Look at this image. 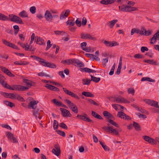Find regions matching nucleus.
<instances>
[{
	"instance_id": "obj_2",
	"label": "nucleus",
	"mask_w": 159,
	"mask_h": 159,
	"mask_svg": "<svg viewBox=\"0 0 159 159\" xmlns=\"http://www.w3.org/2000/svg\"><path fill=\"white\" fill-rule=\"evenodd\" d=\"M65 102L67 103L69 105V107L75 113H77L78 112V108L77 106L69 99H66Z\"/></svg>"
},
{
	"instance_id": "obj_1",
	"label": "nucleus",
	"mask_w": 159,
	"mask_h": 159,
	"mask_svg": "<svg viewBox=\"0 0 159 159\" xmlns=\"http://www.w3.org/2000/svg\"><path fill=\"white\" fill-rule=\"evenodd\" d=\"M9 20L12 22L18 23L20 24H23L24 23L22 19L19 16H16L14 14H10L9 15Z\"/></svg>"
},
{
	"instance_id": "obj_49",
	"label": "nucleus",
	"mask_w": 159,
	"mask_h": 159,
	"mask_svg": "<svg viewBox=\"0 0 159 159\" xmlns=\"http://www.w3.org/2000/svg\"><path fill=\"white\" fill-rule=\"evenodd\" d=\"M56 132L57 133L60 135L62 136L63 137H65V133L64 131L60 130H57Z\"/></svg>"
},
{
	"instance_id": "obj_56",
	"label": "nucleus",
	"mask_w": 159,
	"mask_h": 159,
	"mask_svg": "<svg viewBox=\"0 0 159 159\" xmlns=\"http://www.w3.org/2000/svg\"><path fill=\"white\" fill-rule=\"evenodd\" d=\"M6 133L7 134V137L9 139L11 140L12 137H13V134L9 132H7Z\"/></svg>"
},
{
	"instance_id": "obj_47",
	"label": "nucleus",
	"mask_w": 159,
	"mask_h": 159,
	"mask_svg": "<svg viewBox=\"0 0 159 159\" xmlns=\"http://www.w3.org/2000/svg\"><path fill=\"white\" fill-rule=\"evenodd\" d=\"M68 16V15L66 14V13H65L64 12H62L60 16V20H62L66 18Z\"/></svg>"
},
{
	"instance_id": "obj_61",
	"label": "nucleus",
	"mask_w": 159,
	"mask_h": 159,
	"mask_svg": "<svg viewBox=\"0 0 159 159\" xmlns=\"http://www.w3.org/2000/svg\"><path fill=\"white\" fill-rule=\"evenodd\" d=\"M87 45V43L86 42H83L80 44L81 47L83 50L84 48H86Z\"/></svg>"
},
{
	"instance_id": "obj_46",
	"label": "nucleus",
	"mask_w": 159,
	"mask_h": 159,
	"mask_svg": "<svg viewBox=\"0 0 159 159\" xmlns=\"http://www.w3.org/2000/svg\"><path fill=\"white\" fill-rule=\"evenodd\" d=\"M107 125L108 127L104 126L103 127L102 129L106 131L109 132H110V129H112L111 127V126H110L109 124L108 123L107 124Z\"/></svg>"
},
{
	"instance_id": "obj_50",
	"label": "nucleus",
	"mask_w": 159,
	"mask_h": 159,
	"mask_svg": "<svg viewBox=\"0 0 159 159\" xmlns=\"http://www.w3.org/2000/svg\"><path fill=\"white\" fill-rule=\"evenodd\" d=\"M104 44L107 47H111V42L105 41L104 42Z\"/></svg>"
},
{
	"instance_id": "obj_6",
	"label": "nucleus",
	"mask_w": 159,
	"mask_h": 159,
	"mask_svg": "<svg viewBox=\"0 0 159 159\" xmlns=\"http://www.w3.org/2000/svg\"><path fill=\"white\" fill-rule=\"evenodd\" d=\"M115 99L114 100V102H116L117 103H120V102H123L125 103H129V102L127 100L125 99L123 97H115Z\"/></svg>"
},
{
	"instance_id": "obj_54",
	"label": "nucleus",
	"mask_w": 159,
	"mask_h": 159,
	"mask_svg": "<svg viewBox=\"0 0 159 159\" xmlns=\"http://www.w3.org/2000/svg\"><path fill=\"white\" fill-rule=\"evenodd\" d=\"M4 88L10 90H12V86L11 87L6 82L5 84L3 86Z\"/></svg>"
},
{
	"instance_id": "obj_14",
	"label": "nucleus",
	"mask_w": 159,
	"mask_h": 159,
	"mask_svg": "<svg viewBox=\"0 0 159 159\" xmlns=\"http://www.w3.org/2000/svg\"><path fill=\"white\" fill-rule=\"evenodd\" d=\"M44 17L47 21H51L53 19V16L52 15L51 12L48 11H46Z\"/></svg>"
},
{
	"instance_id": "obj_17",
	"label": "nucleus",
	"mask_w": 159,
	"mask_h": 159,
	"mask_svg": "<svg viewBox=\"0 0 159 159\" xmlns=\"http://www.w3.org/2000/svg\"><path fill=\"white\" fill-rule=\"evenodd\" d=\"M157 39L159 40V30L155 34L151 39L150 43L153 44L156 42V40Z\"/></svg>"
},
{
	"instance_id": "obj_23",
	"label": "nucleus",
	"mask_w": 159,
	"mask_h": 159,
	"mask_svg": "<svg viewBox=\"0 0 159 159\" xmlns=\"http://www.w3.org/2000/svg\"><path fill=\"white\" fill-rule=\"evenodd\" d=\"M20 16L22 17H28V14L25 11L23 10L21 11L19 14Z\"/></svg>"
},
{
	"instance_id": "obj_4",
	"label": "nucleus",
	"mask_w": 159,
	"mask_h": 159,
	"mask_svg": "<svg viewBox=\"0 0 159 159\" xmlns=\"http://www.w3.org/2000/svg\"><path fill=\"white\" fill-rule=\"evenodd\" d=\"M77 117L84 121L93 123V121L88 117V115L86 114H85L84 116L78 115L77 116Z\"/></svg>"
},
{
	"instance_id": "obj_29",
	"label": "nucleus",
	"mask_w": 159,
	"mask_h": 159,
	"mask_svg": "<svg viewBox=\"0 0 159 159\" xmlns=\"http://www.w3.org/2000/svg\"><path fill=\"white\" fill-rule=\"evenodd\" d=\"M144 62L154 65H157V61L153 60H147L144 61Z\"/></svg>"
},
{
	"instance_id": "obj_27",
	"label": "nucleus",
	"mask_w": 159,
	"mask_h": 159,
	"mask_svg": "<svg viewBox=\"0 0 159 159\" xmlns=\"http://www.w3.org/2000/svg\"><path fill=\"white\" fill-rule=\"evenodd\" d=\"M133 126L134 127L137 131H139L141 130V126L138 123L134 122Z\"/></svg>"
},
{
	"instance_id": "obj_9",
	"label": "nucleus",
	"mask_w": 159,
	"mask_h": 159,
	"mask_svg": "<svg viewBox=\"0 0 159 159\" xmlns=\"http://www.w3.org/2000/svg\"><path fill=\"white\" fill-rule=\"evenodd\" d=\"M0 68L1 70L8 76L10 77H15V75L13 74L11 71L6 67H3L2 66H0Z\"/></svg>"
},
{
	"instance_id": "obj_62",
	"label": "nucleus",
	"mask_w": 159,
	"mask_h": 159,
	"mask_svg": "<svg viewBox=\"0 0 159 159\" xmlns=\"http://www.w3.org/2000/svg\"><path fill=\"white\" fill-rule=\"evenodd\" d=\"M82 71H84L88 73H91V69L88 68H84L82 69Z\"/></svg>"
},
{
	"instance_id": "obj_34",
	"label": "nucleus",
	"mask_w": 159,
	"mask_h": 159,
	"mask_svg": "<svg viewBox=\"0 0 159 159\" xmlns=\"http://www.w3.org/2000/svg\"><path fill=\"white\" fill-rule=\"evenodd\" d=\"M128 7H129V6H127L125 7V6H122L119 7V10L123 11H127Z\"/></svg>"
},
{
	"instance_id": "obj_20",
	"label": "nucleus",
	"mask_w": 159,
	"mask_h": 159,
	"mask_svg": "<svg viewBox=\"0 0 159 159\" xmlns=\"http://www.w3.org/2000/svg\"><path fill=\"white\" fill-rule=\"evenodd\" d=\"M103 114V116L107 119H112L114 118L113 116L107 111H104Z\"/></svg>"
},
{
	"instance_id": "obj_32",
	"label": "nucleus",
	"mask_w": 159,
	"mask_h": 159,
	"mask_svg": "<svg viewBox=\"0 0 159 159\" xmlns=\"http://www.w3.org/2000/svg\"><path fill=\"white\" fill-rule=\"evenodd\" d=\"M61 62L63 64H72V60L71 59H70L67 60H62L61 61Z\"/></svg>"
},
{
	"instance_id": "obj_41",
	"label": "nucleus",
	"mask_w": 159,
	"mask_h": 159,
	"mask_svg": "<svg viewBox=\"0 0 159 159\" xmlns=\"http://www.w3.org/2000/svg\"><path fill=\"white\" fill-rule=\"evenodd\" d=\"M52 152L54 154L57 156H58L61 153L60 150H57L55 149H53L52 150Z\"/></svg>"
},
{
	"instance_id": "obj_37",
	"label": "nucleus",
	"mask_w": 159,
	"mask_h": 159,
	"mask_svg": "<svg viewBox=\"0 0 159 159\" xmlns=\"http://www.w3.org/2000/svg\"><path fill=\"white\" fill-rule=\"evenodd\" d=\"M52 102L53 103L57 105L58 107H61V103L58 101L56 99H53Z\"/></svg>"
},
{
	"instance_id": "obj_30",
	"label": "nucleus",
	"mask_w": 159,
	"mask_h": 159,
	"mask_svg": "<svg viewBox=\"0 0 159 159\" xmlns=\"http://www.w3.org/2000/svg\"><path fill=\"white\" fill-rule=\"evenodd\" d=\"M18 43L20 45L22 48H25V51H28L29 49L30 48L29 45L26 46L25 44L20 42H19Z\"/></svg>"
},
{
	"instance_id": "obj_31",
	"label": "nucleus",
	"mask_w": 159,
	"mask_h": 159,
	"mask_svg": "<svg viewBox=\"0 0 159 159\" xmlns=\"http://www.w3.org/2000/svg\"><path fill=\"white\" fill-rule=\"evenodd\" d=\"M91 80L96 83L98 82L100 80V78H97L95 76H93L92 75H91Z\"/></svg>"
},
{
	"instance_id": "obj_24",
	"label": "nucleus",
	"mask_w": 159,
	"mask_h": 159,
	"mask_svg": "<svg viewBox=\"0 0 159 159\" xmlns=\"http://www.w3.org/2000/svg\"><path fill=\"white\" fill-rule=\"evenodd\" d=\"M45 66L52 68H55L56 67V66L53 63H51L48 61L46 62Z\"/></svg>"
},
{
	"instance_id": "obj_21",
	"label": "nucleus",
	"mask_w": 159,
	"mask_h": 159,
	"mask_svg": "<svg viewBox=\"0 0 159 159\" xmlns=\"http://www.w3.org/2000/svg\"><path fill=\"white\" fill-rule=\"evenodd\" d=\"M118 21L117 19L113 20L110 21H109L107 23V25L111 29L114 26L115 24Z\"/></svg>"
},
{
	"instance_id": "obj_8",
	"label": "nucleus",
	"mask_w": 159,
	"mask_h": 159,
	"mask_svg": "<svg viewBox=\"0 0 159 159\" xmlns=\"http://www.w3.org/2000/svg\"><path fill=\"white\" fill-rule=\"evenodd\" d=\"M2 43L5 45L14 49H18V47L14 44L11 43L9 42L4 39H2Z\"/></svg>"
},
{
	"instance_id": "obj_51",
	"label": "nucleus",
	"mask_w": 159,
	"mask_h": 159,
	"mask_svg": "<svg viewBox=\"0 0 159 159\" xmlns=\"http://www.w3.org/2000/svg\"><path fill=\"white\" fill-rule=\"evenodd\" d=\"M129 7H128V11H137L138 9L134 7H131L130 6H129Z\"/></svg>"
},
{
	"instance_id": "obj_22",
	"label": "nucleus",
	"mask_w": 159,
	"mask_h": 159,
	"mask_svg": "<svg viewBox=\"0 0 159 159\" xmlns=\"http://www.w3.org/2000/svg\"><path fill=\"white\" fill-rule=\"evenodd\" d=\"M37 61H38L40 64L45 66L47 62L46 60L39 57Z\"/></svg>"
},
{
	"instance_id": "obj_3",
	"label": "nucleus",
	"mask_w": 159,
	"mask_h": 159,
	"mask_svg": "<svg viewBox=\"0 0 159 159\" xmlns=\"http://www.w3.org/2000/svg\"><path fill=\"white\" fill-rule=\"evenodd\" d=\"M81 38L82 39H89L94 41L96 40L95 37H92L87 33H82L81 34Z\"/></svg>"
},
{
	"instance_id": "obj_33",
	"label": "nucleus",
	"mask_w": 159,
	"mask_h": 159,
	"mask_svg": "<svg viewBox=\"0 0 159 159\" xmlns=\"http://www.w3.org/2000/svg\"><path fill=\"white\" fill-rule=\"evenodd\" d=\"M107 121L116 127H119L118 124L111 119H108Z\"/></svg>"
},
{
	"instance_id": "obj_39",
	"label": "nucleus",
	"mask_w": 159,
	"mask_h": 159,
	"mask_svg": "<svg viewBox=\"0 0 159 159\" xmlns=\"http://www.w3.org/2000/svg\"><path fill=\"white\" fill-rule=\"evenodd\" d=\"M20 85H12L13 90L20 91Z\"/></svg>"
},
{
	"instance_id": "obj_57",
	"label": "nucleus",
	"mask_w": 159,
	"mask_h": 159,
	"mask_svg": "<svg viewBox=\"0 0 159 159\" xmlns=\"http://www.w3.org/2000/svg\"><path fill=\"white\" fill-rule=\"evenodd\" d=\"M88 101L91 104L95 105L98 106V104L91 99L89 98L88 99Z\"/></svg>"
},
{
	"instance_id": "obj_5",
	"label": "nucleus",
	"mask_w": 159,
	"mask_h": 159,
	"mask_svg": "<svg viewBox=\"0 0 159 159\" xmlns=\"http://www.w3.org/2000/svg\"><path fill=\"white\" fill-rule=\"evenodd\" d=\"M60 111H61V114L63 117H70L71 116V115L70 114V111L65 109L60 108Z\"/></svg>"
},
{
	"instance_id": "obj_35",
	"label": "nucleus",
	"mask_w": 159,
	"mask_h": 159,
	"mask_svg": "<svg viewBox=\"0 0 159 159\" xmlns=\"http://www.w3.org/2000/svg\"><path fill=\"white\" fill-rule=\"evenodd\" d=\"M4 103L7 106L10 107H11L15 106V105L12 102L7 101H3Z\"/></svg>"
},
{
	"instance_id": "obj_7",
	"label": "nucleus",
	"mask_w": 159,
	"mask_h": 159,
	"mask_svg": "<svg viewBox=\"0 0 159 159\" xmlns=\"http://www.w3.org/2000/svg\"><path fill=\"white\" fill-rule=\"evenodd\" d=\"M2 43L5 45L14 49H18V47L14 44L11 43L9 42L4 39H2Z\"/></svg>"
},
{
	"instance_id": "obj_38",
	"label": "nucleus",
	"mask_w": 159,
	"mask_h": 159,
	"mask_svg": "<svg viewBox=\"0 0 159 159\" xmlns=\"http://www.w3.org/2000/svg\"><path fill=\"white\" fill-rule=\"evenodd\" d=\"M39 109H34L33 111V115L35 116L36 118L37 119L38 116L39 115Z\"/></svg>"
},
{
	"instance_id": "obj_16",
	"label": "nucleus",
	"mask_w": 159,
	"mask_h": 159,
	"mask_svg": "<svg viewBox=\"0 0 159 159\" xmlns=\"http://www.w3.org/2000/svg\"><path fill=\"white\" fill-rule=\"evenodd\" d=\"M146 103L155 107L159 108V106L158 105V103L157 101L148 99L147 100Z\"/></svg>"
},
{
	"instance_id": "obj_63",
	"label": "nucleus",
	"mask_w": 159,
	"mask_h": 159,
	"mask_svg": "<svg viewBox=\"0 0 159 159\" xmlns=\"http://www.w3.org/2000/svg\"><path fill=\"white\" fill-rule=\"evenodd\" d=\"M125 116L124 117V118L123 119L125 120H131V118L129 116L125 114Z\"/></svg>"
},
{
	"instance_id": "obj_40",
	"label": "nucleus",
	"mask_w": 159,
	"mask_h": 159,
	"mask_svg": "<svg viewBox=\"0 0 159 159\" xmlns=\"http://www.w3.org/2000/svg\"><path fill=\"white\" fill-rule=\"evenodd\" d=\"M125 113L122 111H120L118 112L117 116L121 119H123Z\"/></svg>"
},
{
	"instance_id": "obj_42",
	"label": "nucleus",
	"mask_w": 159,
	"mask_h": 159,
	"mask_svg": "<svg viewBox=\"0 0 159 159\" xmlns=\"http://www.w3.org/2000/svg\"><path fill=\"white\" fill-rule=\"evenodd\" d=\"M16 99L19 101L21 102H24L25 101V100L24 98L18 94H16Z\"/></svg>"
},
{
	"instance_id": "obj_26",
	"label": "nucleus",
	"mask_w": 159,
	"mask_h": 159,
	"mask_svg": "<svg viewBox=\"0 0 159 159\" xmlns=\"http://www.w3.org/2000/svg\"><path fill=\"white\" fill-rule=\"evenodd\" d=\"M82 94L86 97H94L93 94L88 92H83L82 93Z\"/></svg>"
},
{
	"instance_id": "obj_58",
	"label": "nucleus",
	"mask_w": 159,
	"mask_h": 159,
	"mask_svg": "<svg viewBox=\"0 0 159 159\" xmlns=\"http://www.w3.org/2000/svg\"><path fill=\"white\" fill-rule=\"evenodd\" d=\"M5 79V77L3 76V78L2 77L0 79V84L3 86L6 82L4 80Z\"/></svg>"
},
{
	"instance_id": "obj_48",
	"label": "nucleus",
	"mask_w": 159,
	"mask_h": 159,
	"mask_svg": "<svg viewBox=\"0 0 159 159\" xmlns=\"http://www.w3.org/2000/svg\"><path fill=\"white\" fill-rule=\"evenodd\" d=\"M36 9L34 6H32L30 7V12L33 14H34L36 12Z\"/></svg>"
},
{
	"instance_id": "obj_60",
	"label": "nucleus",
	"mask_w": 159,
	"mask_h": 159,
	"mask_svg": "<svg viewBox=\"0 0 159 159\" xmlns=\"http://www.w3.org/2000/svg\"><path fill=\"white\" fill-rule=\"evenodd\" d=\"M20 91H24L25 90H27L29 89V88L27 87H25L20 85Z\"/></svg>"
},
{
	"instance_id": "obj_64",
	"label": "nucleus",
	"mask_w": 159,
	"mask_h": 159,
	"mask_svg": "<svg viewBox=\"0 0 159 159\" xmlns=\"http://www.w3.org/2000/svg\"><path fill=\"white\" fill-rule=\"evenodd\" d=\"M125 116L124 117V118L123 119L125 120H131V118L129 116L125 114Z\"/></svg>"
},
{
	"instance_id": "obj_43",
	"label": "nucleus",
	"mask_w": 159,
	"mask_h": 159,
	"mask_svg": "<svg viewBox=\"0 0 159 159\" xmlns=\"http://www.w3.org/2000/svg\"><path fill=\"white\" fill-rule=\"evenodd\" d=\"M15 30L14 34L15 35H16L18 33L19 30V27L17 25H14L13 27Z\"/></svg>"
},
{
	"instance_id": "obj_53",
	"label": "nucleus",
	"mask_w": 159,
	"mask_h": 159,
	"mask_svg": "<svg viewBox=\"0 0 159 159\" xmlns=\"http://www.w3.org/2000/svg\"><path fill=\"white\" fill-rule=\"evenodd\" d=\"M128 92L129 94H132L133 95H134L135 92L134 90L131 88H129L128 89Z\"/></svg>"
},
{
	"instance_id": "obj_44",
	"label": "nucleus",
	"mask_w": 159,
	"mask_h": 159,
	"mask_svg": "<svg viewBox=\"0 0 159 159\" xmlns=\"http://www.w3.org/2000/svg\"><path fill=\"white\" fill-rule=\"evenodd\" d=\"M58 126V123L57 121L54 120L53 121V127L54 129H57Z\"/></svg>"
},
{
	"instance_id": "obj_36",
	"label": "nucleus",
	"mask_w": 159,
	"mask_h": 159,
	"mask_svg": "<svg viewBox=\"0 0 159 159\" xmlns=\"http://www.w3.org/2000/svg\"><path fill=\"white\" fill-rule=\"evenodd\" d=\"M23 81L28 85V87H30L31 86V81L25 79L23 80Z\"/></svg>"
},
{
	"instance_id": "obj_52",
	"label": "nucleus",
	"mask_w": 159,
	"mask_h": 159,
	"mask_svg": "<svg viewBox=\"0 0 159 159\" xmlns=\"http://www.w3.org/2000/svg\"><path fill=\"white\" fill-rule=\"evenodd\" d=\"M66 23L67 25H70L73 26L75 24V22H73L72 20H68L66 22Z\"/></svg>"
},
{
	"instance_id": "obj_19",
	"label": "nucleus",
	"mask_w": 159,
	"mask_h": 159,
	"mask_svg": "<svg viewBox=\"0 0 159 159\" xmlns=\"http://www.w3.org/2000/svg\"><path fill=\"white\" fill-rule=\"evenodd\" d=\"M36 43L37 44L41 45H45V43L42 38L38 36L36 37Z\"/></svg>"
},
{
	"instance_id": "obj_45",
	"label": "nucleus",
	"mask_w": 159,
	"mask_h": 159,
	"mask_svg": "<svg viewBox=\"0 0 159 159\" xmlns=\"http://www.w3.org/2000/svg\"><path fill=\"white\" fill-rule=\"evenodd\" d=\"M111 129H110V132L111 133H115V134L117 135H119V133L115 129H113V127L111 126Z\"/></svg>"
},
{
	"instance_id": "obj_15",
	"label": "nucleus",
	"mask_w": 159,
	"mask_h": 159,
	"mask_svg": "<svg viewBox=\"0 0 159 159\" xmlns=\"http://www.w3.org/2000/svg\"><path fill=\"white\" fill-rule=\"evenodd\" d=\"M143 138L145 141L152 144H153L156 143V142L153 139L147 136H143Z\"/></svg>"
},
{
	"instance_id": "obj_10",
	"label": "nucleus",
	"mask_w": 159,
	"mask_h": 159,
	"mask_svg": "<svg viewBox=\"0 0 159 159\" xmlns=\"http://www.w3.org/2000/svg\"><path fill=\"white\" fill-rule=\"evenodd\" d=\"M0 68L1 70L8 76L10 77H15V75L13 74L11 71L6 67H3L2 66H0Z\"/></svg>"
},
{
	"instance_id": "obj_59",
	"label": "nucleus",
	"mask_w": 159,
	"mask_h": 159,
	"mask_svg": "<svg viewBox=\"0 0 159 159\" xmlns=\"http://www.w3.org/2000/svg\"><path fill=\"white\" fill-rule=\"evenodd\" d=\"M60 126L65 129H68V127L66 124L63 123H61L60 124Z\"/></svg>"
},
{
	"instance_id": "obj_55",
	"label": "nucleus",
	"mask_w": 159,
	"mask_h": 159,
	"mask_svg": "<svg viewBox=\"0 0 159 159\" xmlns=\"http://www.w3.org/2000/svg\"><path fill=\"white\" fill-rule=\"evenodd\" d=\"M134 57L136 58H144V56L140 54H137L134 56Z\"/></svg>"
},
{
	"instance_id": "obj_18",
	"label": "nucleus",
	"mask_w": 159,
	"mask_h": 159,
	"mask_svg": "<svg viewBox=\"0 0 159 159\" xmlns=\"http://www.w3.org/2000/svg\"><path fill=\"white\" fill-rule=\"evenodd\" d=\"M44 87L52 91L56 92H59L60 91L59 89L57 88L50 84H47L44 85Z\"/></svg>"
},
{
	"instance_id": "obj_25",
	"label": "nucleus",
	"mask_w": 159,
	"mask_h": 159,
	"mask_svg": "<svg viewBox=\"0 0 159 159\" xmlns=\"http://www.w3.org/2000/svg\"><path fill=\"white\" fill-rule=\"evenodd\" d=\"M0 20L6 21L9 20L8 17L3 14L0 13Z\"/></svg>"
},
{
	"instance_id": "obj_12",
	"label": "nucleus",
	"mask_w": 159,
	"mask_h": 159,
	"mask_svg": "<svg viewBox=\"0 0 159 159\" xmlns=\"http://www.w3.org/2000/svg\"><path fill=\"white\" fill-rule=\"evenodd\" d=\"M39 103V101L35 100L31 101L28 104V107L29 109L32 108L35 109L37 107V104Z\"/></svg>"
},
{
	"instance_id": "obj_13",
	"label": "nucleus",
	"mask_w": 159,
	"mask_h": 159,
	"mask_svg": "<svg viewBox=\"0 0 159 159\" xmlns=\"http://www.w3.org/2000/svg\"><path fill=\"white\" fill-rule=\"evenodd\" d=\"M63 90L64 92L67 94H68L72 97L78 99H79L80 98L79 97L70 91L66 89L63 88Z\"/></svg>"
},
{
	"instance_id": "obj_11",
	"label": "nucleus",
	"mask_w": 159,
	"mask_h": 159,
	"mask_svg": "<svg viewBox=\"0 0 159 159\" xmlns=\"http://www.w3.org/2000/svg\"><path fill=\"white\" fill-rule=\"evenodd\" d=\"M72 60V64L75 65V63L77 64V66L79 67H83L84 66V65L82 62L76 59L73 58Z\"/></svg>"
},
{
	"instance_id": "obj_28",
	"label": "nucleus",
	"mask_w": 159,
	"mask_h": 159,
	"mask_svg": "<svg viewBox=\"0 0 159 159\" xmlns=\"http://www.w3.org/2000/svg\"><path fill=\"white\" fill-rule=\"evenodd\" d=\"M82 83L84 85H89L91 81V80L88 79H83L82 80Z\"/></svg>"
}]
</instances>
